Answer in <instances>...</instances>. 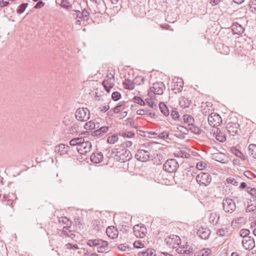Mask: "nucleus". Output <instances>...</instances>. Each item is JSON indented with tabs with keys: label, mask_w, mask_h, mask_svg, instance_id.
I'll return each mask as SVG.
<instances>
[{
	"label": "nucleus",
	"mask_w": 256,
	"mask_h": 256,
	"mask_svg": "<svg viewBox=\"0 0 256 256\" xmlns=\"http://www.w3.org/2000/svg\"><path fill=\"white\" fill-rule=\"evenodd\" d=\"M58 222L60 224H62L64 225V228L62 230V233L64 234L66 236L71 237L74 234L70 230L68 232L67 230H68L72 226V222L66 216H62L59 218Z\"/></svg>",
	"instance_id": "nucleus-1"
},
{
	"label": "nucleus",
	"mask_w": 256,
	"mask_h": 256,
	"mask_svg": "<svg viewBox=\"0 0 256 256\" xmlns=\"http://www.w3.org/2000/svg\"><path fill=\"white\" fill-rule=\"evenodd\" d=\"M196 180L200 186H206L210 184L212 176L208 173L201 172L196 176Z\"/></svg>",
	"instance_id": "nucleus-2"
},
{
	"label": "nucleus",
	"mask_w": 256,
	"mask_h": 256,
	"mask_svg": "<svg viewBox=\"0 0 256 256\" xmlns=\"http://www.w3.org/2000/svg\"><path fill=\"white\" fill-rule=\"evenodd\" d=\"M90 112L87 108H79L76 112V118L79 121H87L90 118Z\"/></svg>",
	"instance_id": "nucleus-3"
},
{
	"label": "nucleus",
	"mask_w": 256,
	"mask_h": 256,
	"mask_svg": "<svg viewBox=\"0 0 256 256\" xmlns=\"http://www.w3.org/2000/svg\"><path fill=\"white\" fill-rule=\"evenodd\" d=\"M178 168V162L175 159L168 160L164 164V169L170 173L175 172Z\"/></svg>",
	"instance_id": "nucleus-4"
},
{
	"label": "nucleus",
	"mask_w": 256,
	"mask_h": 256,
	"mask_svg": "<svg viewBox=\"0 0 256 256\" xmlns=\"http://www.w3.org/2000/svg\"><path fill=\"white\" fill-rule=\"evenodd\" d=\"M223 209L227 213H232L236 208L235 202L231 198L224 199L222 202Z\"/></svg>",
	"instance_id": "nucleus-5"
},
{
	"label": "nucleus",
	"mask_w": 256,
	"mask_h": 256,
	"mask_svg": "<svg viewBox=\"0 0 256 256\" xmlns=\"http://www.w3.org/2000/svg\"><path fill=\"white\" fill-rule=\"evenodd\" d=\"M92 146L91 143L88 141L85 142L82 138L80 145L76 147V150L80 154H84L90 151Z\"/></svg>",
	"instance_id": "nucleus-6"
},
{
	"label": "nucleus",
	"mask_w": 256,
	"mask_h": 256,
	"mask_svg": "<svg viewBox=\"0 0 256 256\" xmlns=\"http://www.w3.org/2000/svg\"><path fill=\"white\" fill-rule=\"evenodd\" d=\"M208 122L210 126L216 127L222 124V119L218 114L212 112L208 117Z\"/></svg>",
	"instance_id": "nucleus-7"
},
{
	"label": "nucleus",
	"mask_w": 256,
	"mask_h": 256,
	"mask_svg": "<svg viewBox=\"0 0 256 256\" xmlns=\"http://www.w3.org/2000/svg\"><path fill=\"white\" fill-rule=\"evenodd\" d=\"M166 86L162 82L154 83L150 88V92H153L154 94H162Z\"/></svg>",
	"instance_id": "nucleus-8"
},
{
	"label": "nucleus",
	"mask_w": 256,
	"mask_h": 256,
	"mask_svg": "<svg viewBox=\"0 0 256 256\" xmlns=\"http://www.w3.org/2000/svg\"><path fill=\"white\" fill-rule=\"evenodd\" d=\"M240 126V125L238 123H229L226 126L228 132L230 134V135L232 136L239 135L241 132Z\"/></svg>",
	"instance_id": "nucleus-9"
},
{
	"label": "nucleus",
	"mask_w": 256,
	"mask_h": 256,
	"mask_svg": "<svg viewBox=\"0 0 256 256\" xmlns=\"http://www.w3.org/2000/svg\"><path fill=\"white\" fill-rule=\"evenodd\" d=\"M167 244L170 246L174 248L181 244V240L179 236L176 235H170L165 239Z\"/></svg>",
	"instance_id": "nucleus-10"
},
{
	"label": "nucleus",
	"mask_w": 256,
	"mask_h": 256,
	"mask_svg": "<svg viewBox=\"0 0 256 256\" xmlns=\"http://www.w3.org/2000/svg\"><path fill=\"white\" fill-rule=\"evenodd\" d=\"M184 82L182 79L178 78H175L173 80L171 88L173 91L175 90V94L180 92L182 90Z\"/></svg>",
	"instance_id": "nucleus-11"
},
{
	"label": "nucleus",
	"mask_w": 256,
	"mask_h": 256,
	"mask_svg": "<svg viewBox=\"0 0 256 256\" xmlns=\"http://www.w3.org/2000/svg\"><path fill=\"white\" fill-rule=\"evenodd\" d=\"M135 158L139 161L144 162H146L150 159V154L148 151L144 150H138L136 155Z\"/></svg>",
	"instance_id": "nucleus-12"
},
{
	"label": "nucleus",
	"mask_w": 256,
	"mask_h": 256,
	"mask_svg": "<svg viewBox=\"0 0 256 256\" xmlns=\"http://www.w3.org/2000/svg\"><path fill=\"white\" fill-rule=\"evenodd\" d=\"M212 158L216 161L226 164L229 162L228 158L224 153L217 152L212 154Z\"/></svg>",
	"instance_id": "nucleus-13"
},
{
	"label": "nucleus",
	"mask_w": 256,
	"mask_h": 256,
	"mask_svg": "<svg viewBox=\"0 0 256 256\" xmlns=\"http://www.w3.org/2000/svg\"><path fill=\"white\" fill-rule=\"evenodd\" d=\"M242 244L244 249L246 250H252L255 246L254 239L252 237H246L243 239Z\"/></svg>",
	"instance_id": "nucleus-14"
},
{
	"label": "nucleus",
	"mask_w": 256,
	"mask_h": 256,
	"mask_svg": "<svg viewBox=\"0 0 256 256\" xmlns=\"http://www.w3.org/2000/svg\"><path fill=\"white\" fill-rule=\"evenodd\" d=\"M198 236L202 240H208L211 234V231L207 228L201 227L197 231Z\"/></svg>",
	"instance_id": "nucleus-15"
},
{
	"label": "nucleus",
	"mask_w": 256,
	"mask_h": 256,
	"mask_svg": "<svg viewBox=\"0 0 256 256\" xmlns=\"http://www.w3.org/2000/svg\"><path fill=\"white\" fill-rule=\"evenodd\" d=\"M69 149L70 147L68 146L62 144L56 146L54 151L58 154H60V156H64L67 154Z\"/></svg>",
	"instance_id": "nucleus-16"
},
{
	"label": "nucleus",
	"mask_w": 256,
	"mask_h": 256,
	"mask_svg": "<svg viewBox=\"0 0 256 256\" xmlns=\"http://www.w3.org/2000/svg\"><path fill=\"white\" fill-rule=\"evenodd\" d=\"M106 232L108 236L112 239L117 238L118 235V232L117 228L112 226H110L106 228Z\"/></svg>",
	"instance_id": "nucleus-17"
},
{
	"label": "nucleus",
	"mask_w": 256,
	"mask_h": 256,
	"mask_svg": "<svg viewBox=\"0 0 256 256\" xmlns=\"http://www.w3.org/2000/svg\"><path fill=\"white\" fill-rule=\"evenodd\" d=\"M109 248L108 242L100 239V242L97 245L96 250L98 252H104Z\"/></svg>",
	"instance_id": "nucleus-18"
},
{
	"label": "nucleus",
	"mask_w": 256,
	"mask_h": 256,
	"mask_svg": "<svg viewBox=\"0 0 256 256\" xmlns=\"http://www.w3.org/2000/svg\"><path fill=\"white\" fill-rule=\"evenodd\" d=\"M213 133L214 135H216V138L218 142H224L226 140L225 134L222 132L219 128H217L214 131Z\"/></svg>",
	"instance_id": "nucleus-19"
},
{
	"label": "nucleus",
	"mask_w": 256,
	"mask_h": 256,
	"mask_svg": "<svg viewBox=\"0 0 256 256\" xmlns=\"http://www.w3.org/2000/svg\"><path fill=\"white\" fill-rule=\"evenodd\" d=\"M104 156L101 152H94L90 156V160L93 163L98 164L102 162Z\"/></svg>",
	"instance_id": "nucleus-20"
},
{
	"label": "nucleus",
	"mask_w": 256,
	"mask_h": 256,
	"mask_svg": "<svg viewBox=\"0 0 256 256\" xmlns=\"http://www.w3.org/2000/svg\"><path fill=\"white\" fill-rule=\"evenodd\" d=\"M128 107V102H120L119 104L115 106L113 111L115 114H118L120 112H122Z\"/></svg>",
	"instance_id": "nucleus-21"
},
{
	"label": "nucleus",
	"mask_w": 256,
	"mask_h": 256,
	"mask_svg": "<svg viewBox=\"0 0 256 256\" xmlns=\"http://www.w3.org/2000/svg\"><path fill=\"white\" fill-rule=\"evenodd\" d=\"M59 2L61 7L66 10L72 8V3L74 2L72 0H56V4H59Z\"/></svg>",
	"instance_id": "nucleus-22"
},
{
	"label": "nucleus",
	"mask_w": 256,
	"mask_h": 256,
	"mask_svg": "<svg viewBox=\"0 0 256 256\" xmlns=\"http://www.w3.org/2000/svg\"><path fill=\"white\" fill-rule=\"evenodd\" d=\"M119 158L121 162H124L130 160L132 156L129 150H125L122 153L120 154Z\"/></svg>",
	"instance_id": "nucleus-23"
},
{
	"label": "nucleus",
	"mask_w": 256,
	"mask_h": 256,
	"mask_svg": "<svg viewBox=\"0 0 256 256\" xmlns=\"http://www.w3.org/2000/svg\"><path fill=\"white\" fill-rule=\"evenodd\" d=\"M232 30L237 34H241L244 32V28L237 22L234 23L232 26Z\"/></svg>",
	"instance_id": "nucleus-24"
},
{
	"label": "nucleus",
	"mask_w": 256,
	"mask_h": 256,
	"mask_svg": "<svg viewBox=\"0 0 256 256\" xmlns=\"http://www.w3.org/2000/svg\"><path fill=\"white\" fill-rule=\"evenodd\" d=\"M114 82H115L111 81L108 80H106L105 78L103 80L102 84L104 87L105 90L106 92H109L110 91L111 88H112L114 87Z\"/></svg>",
	"instance_id": "nucleus-25"
},
{
	"label": "nucleus",
	"mask_w": 256,
	"mask_h": 256,
	"mask_svg": "<svg viewBox=\"0 0 256 256\" xmlns=\"http://www.w3.org/2000/svg\"><path fill=\"white\" fill-rule=\"evenodd\" d=\"M136 114L138 115H144L147 114L152 118H156V114L155 112H152L150 110L146 108L138 110L136 111Z\"/></svg>",
	"instance_id": "nucleus-26"
},
{
	"label": "nucleus",
	"mask_w": 256,
	"mask_h": 256,
	"mask_svg": "<svg viewBox=\"0 0 256 256\" xmlns=\"http://www.w3.org/2000/svg\"><path fill=\"white\" fill-rule=\"evenodd\" d=\"M109 128L106 126H102L100 128L94 130L93 132L94 136H102L108 130Z\"/></svg>",
	"instance_id": "nucleus-27"
},
{
	"label": "nucleus",
	"mask_w": 256,
	"mask_h": 256,
	"mask_svg": "<svg viewBox=\"0 0 256 256\" xmlns=\"http://www.w3.org/2000/svg\"><path fill=\"white\" fill-rule=\"evenodd\" d=\"M159 108L161 112L166 116H168L170 112L166 105L162 102L159 104Z\"/></svg>",
	"instance_id": "nucleus-28"
},
{
	"label": "nucleus",
	"mask_w": 256,
	"mask_h": 256,
	"mask_svg": "<svg viewBox=\"0 0 256 256\" xmlns=\"http://www.w3.org/2000/svg\"><path fill=\"white\" fill-rule=\"evenodd\" d=\"M220 216L216 212L210 214L209 218V222L210 224L216 225L218 223Z\"/></svg>",
	"instance_id": "nucleus-29"
},
{
	"label": "nucleus",
	"mask_w": 256,
	"mask_h": 256,
	"mask_svg": "<svg viewBox=\"0 0 256 256\" xmlns=\"http://www.w3.org/2000/svg\"><path fill=\"white\" fill-rule=\"evenodd\" d=\"M231 152L234 154L236 156L240 158L242 160H246V157L244 154L235 146L232 147L230 148Z\"/></svg>",
	"instance_id": "nucleus-30"
},
{
	"label": "nucleus",
	"mask_w": 256,
	"mask_h": 256,
	"mask_svg": "<svg viewBox=\"0 0 256 256\" xmlns=\"http://www.w3.org/2000/svg\"><path fill=\"white\" fill-rule=\"evenodd\" d=\"M155 250L152 248H148L146 251L140 252L138 254V256H156L154 254Z\"/></svg>",
	"instance_id": "nucleus-31"
},
{
	"label": "nucleus",
	"mask_w": 256,
	"mask_h": 256,
	"mask_svg": "<svg viewBox=\"0 0 256 256\" xmlns=\"http://www.w3.org/2000/svg\"><path fill=\"white\" fill-rule=\"evenodd\" d=\"M210 252V248H204L199 252H194V256H208Z\"/></svg>",
	"instance_id": "nucleus-32"
},
{
	"label": "nucleus",
	"mask_w": 256,
	"mask_h": 256,
	"mask_svg": "<svg viewBox=\"0 0 256 256\" xmlns=\"http://www.w3.org/2000/svg\"><path fill=\"white\" fill-rule=\"evenodd\" d=\"M188 129L189 130H190L196 134H200L202 132V130L198 126H195L194 124H190V126L188 127Z\"/></svg>",
	"instance_id": "nucleus-33"
},
{
	"label": "nucleus",
	"mask_w": 256,
	"mask_h": 256,
	"mask_svg": "<svg viewBox=\"0 0 256 256\" xmlns=\"http://www.w3.org/2000/svg\"><path fill=\"white\" fill-rule=\"evenodd\" d=\"M124 84L125 86L124 88L128 90H134V81H132L130 80L126 79L125 80Z\"/></svg>",
	"instance_id": "nucleus-34"
},
{
	"label": "nucleus",
	"mask_w": 256,
	"mask_h": 256,
	"mask_svg": "<svg viewBox=\"0 0 256 256\" xmlns=\"http://www.w3.org/2000/svg\"><path fill=\"white\" fill-rule=\"evenodd\" d=\"M184 120L185 123L188 124V127L190 126V124H192L194 122V118L190 114H184Z\"/></svg>",
	"instance_id": "nucleus-35"
},
{
	"label": "nucleus",
	"mask_w": 256,
	"mask_h": 256,
	"mask_svg": "<svg viewBox=\"0 0 256 256\" xmlns=\"http://www.w3.org/2000/svg\"><path fill=\"white\" fill-rule=\"evenodd\" d=\"M101 222L100 220H95L92 222L93 228L94 230L96 231H100L102 230V226L100 224Z\"/></svg>",
	"instance_id": "nucleus-36"
},
{
	"label": "nucleus",
	"mask_w": 256,
	"mask_h": 256,
	"mask_svg": "<svg viewBox=\"0 0 256 256\" xmlns=\"http://www.w3.org/2000/svg\"><path fill=\"white\" fill-rule=\"evenodd\" d=\"M248 150L254 158H256V144H250L248 146Z\"/></svg>",
	"instance_id": "nucleus-37"
},
{
	"label": "nucleus",
	"mask_w": 256,
	"mask_h": 256,
	"mask_svg": "<svg viewBox=\"0 0 256 256\" xmlns=\"http://www.w3.org/2000/svg\"><path fill=\"white\" fill-rule=\"evenodd\" d=\"M144 78L142 76H136L134 80V85H140L144 83Z\"/></svg>",
	"instance_id": "nucleus-38"
},
{
	"label": "nucleus",
	"mask_w": 256,
	"mask_h": 256,
	"mask_svg": "<svg viewBox=\"0 0 256 256\" xmlns=\"http://www.w3.org/2000/svg\"><path fill=\"white\" fill-rule=\"evenodd\" d=\"M100 242V238L89 240L87 242V244L90 247L95 246L96 248L97 245H98Z\"/></svg>",
	"instance_id": "nucleus-39"
},
{
	"label": "nucleus",
	"mask_w": 256,
	"mask_h": 256,
	"mask_svg": "<svg viewBox=\"0 0 256 256\" xmlns=\"http://www.w3.org/2000/svg\"><path fill=\"white\" fill-rule=\"evenodd\" d=\"M70 133L71 134H77L80 132L79 126L78 124H74L72 125L70 130Z\"/></svg>",
	"instance_id": "nucleus-40"
},
{
	"label": "nucleus",
	"mask_w": 256,
	"mask_h": 256,
	"mask_svg": "<svg viewBox=\"0 0 256 256\" xmlns=\"http://www.w3.org/2000/svg\"><path fill=\"white\" fill-rule=\"evenodd\" d=\"M82 137H80V138H76L72 139L70 142V144L72 146H78L80 142L82 140Z\"/></svg>",
	"instance_id": "nucleus-41"
},
{
	"label": "nucleus",
	"mask_w": 256,
	"mask_h": 256,
	"mask_svg": "<svg viewBox=\"0 0 256 256\" xmlns=\"http://www.w3.org/2000/svg\"><path fill=\"white\" fill-rule=\"evenodd\" d=\"M114 70H108V73L106 74V80H108L111 81L115 82L114 78Z\"/></svg>",
	"instance_id": "nucleus-42"
},
{
	"label": "nucleus",
	"mask_w": 256,
	"mask_h": 256,
	"mask_svg": "<svg viewBox=\"0 0 256 256\" xmlns=\"http://www.w3.org/2000/svg\"><path fill=\"white\" fill-rule=\"evenodd\" d=\"M28 3H22L20 4L16 10L17 13L18 14H22L23 13L28 6Z\"/></svg>",
	"instance_id": "nucleus-43"
},
{
	"label": "nucleus",
	"mask_w": 256,
	"mask_h": 256,
	"mask_svg": "<svg viewBox=\"0 0 256 256\" xmlns=\"http://www.w3.org/2000/svg\"><path fill=\"white\" fill-rule=\"evenodd\" d=\"M118 135L114 134L112 136H108L107 138V142L109 144H114L116 142H118Z\"/></svg>",
	"instance_id": "nucleus-44"
},
{
	"label": "nucleus",
	"mask_w": 256,
	"mask_h": 256,
	"mask_svg": "<svg viewBox=\"0 0 256 256\" xmlns=\"http://www.w3.org/2000/svg\"><path fill=\"white\" fill-rule=\"evenodd\" d=\"M170 116L172 117V118L175 120H178L180 118V114H178V112L176 110V108H172L170 112Z\"/></svg>",
	"instance_id": "nucleus-45"
},
{
	"label": "nucleus",
	"mask_w": 256,
	"mask_h": 256,
	"mask_svg": "<svg viewBox=\"0 0 256 256\" xmlns=\"http://www.w3.org/2000/svg\"><path fill=\"white\" fill-rule=\"evenodd\" d=\"M250 234V231L248 229H242L240 232V234L242 237H243V239H244L246 237H250L248 236Z\"/></svg>",
	"instance_id": "nucleus-46"
},
{
	"label": "nucleus",
	"mask_w": 256,
	"mask_h": 256,
	"mask_svg": "<svg viewBox=\"0 0 256 256\" xmlns=\"http://www.w3.org/2000/svg\"><path fill=\"white\" fill-rule=\"evenodd\" d=\"M80 16L82 14V18H83V20H88V16L90 15V12L86 8H84L82 12H81Z\"/></svg>",
	"instance_id": "nucleus-47"
},
{
	"label": "nucleus",
	"mask_w": 256,
	"mask_h": 256,
	"mask_svg": "<svg viewBox=\"0 0 256 256\" xmlns=\"http://www.w3.org/2000/svg\"><path fill=\"white\" fill-rule=\"evenodd\" d=\"M183 254L184 256H194V252L192 248H189L188 250H184Z\"/></svg>",
	"instance_id": "nucleus-48"
},
{
	"label": "nucleus",
	"mask_w": 256,
	"mask_h": 256,
	"mask_svg": "<svg viewBox=\"0 0 256 256\" xmlns=\"http://www.w3.org/2000/svg\"><path fill=\"white\" fill-rule=\"evenodd\" d=\"M133 100L134 102L138 104L140 106H145L146 104V102L144 101V100L140 97L135 96L133 98Z\"/></svg>",
	"instance_id": "nucleus-49"
},
{
	"label": "nucleus",
	"mask_w": 256,
	"mask_h": 256,
	"mask_svg": "<svg viewBox=\"0 0 256 256\" xmlns=\"http://www.w3.org/2000/svg\"><path fill=\"white\" fill-rule=\"evenodd\" d=\"M121 94L118 92H113L112 94V98L114 101H118L120 99Z\"/></svg>",
	"instance_id": "nucleus-50"
},
{
	"label": "nucleus",
	"mask_w": 256,
	"mask_h": 256,
	"mask_svg": "<svg viewBox=\"0 0 256 256\" xmlns=\"http://www.w3.org/2000/svg\"><path fill=\"white\" fill-rule=\"evenodd\" d=\"M121 135L123 137H126V138H132L134 136V133L132 131H129V132H122L121 133Z\"/></svg>",
	"instance_id": "nucleus-51"
},
{
	"label": "nucleus",
	"mask_w": 256,
	"mask_h": 256,
	"mask_svg": "<svg viewBox=\"0 0 256 256\" xmlns=\"http://www.w3.org/2000/svg\"><path fill=\"white\" fill-rule=\"evenodd\" d=\"M256 208V206H255L254 204H251L250 205H248L246 207V212H250L254 211V214L256 216V211H254Z\"/></svg>",
	"instance_id": "nucleus-52"
},
{
	"label": "nucleus",
	"mask_w": 256,
	"mask_h": 256,
	"mask_svg": "<svg viewBox=\"0 0 256 256\" xmlns=\"http://www.w3.org/2000/svg\"><path fill=\"white\" fill-rule=\"evenodd\" d=\"M95 128V124L92 121L86 122L85 124V128L92 130Z\"/></svg>",
	"instance_id": "nucleus-53"
},
{
	"label": "nucleus",
	"mask_w": 256,
	"mask_h": 256,
	"mask_svg": "<svg viewBox=\"0 0 256 256\" xmlns=\"http://www.w3.org/2000/svg\"><path fill=\"white\" fill-rule=\"evenodd\" d=\"M2 198L3 201H6L7 202L6 205L10 206L11 204H12L13 202V200L10 199L8 196H6L5 194H4Z\"/></svg>",
	"instance_id": "nucleus-54"
},
{
	"label": "nucleus",
	"mask_w": 256,
	"mask_h": 256,
	"mask_svg": "<svg viewBox=\"0 0 256 256\" xmlns=\"http://www.w3.org/2000/svg\"><path fill=\"white\" fill-rule=\"evenodd\" d=\"M134 246L136 248H144V244L140 240H136L134 243Z\"/></svg>",
	"instance_id": "nucleus-55"
},
{
	"label": "nucleus",
	"mask_w": 256,
	"mask_h": 256,
	"mask_svg": "<svg viewBox=\"0 0 256 256\" xmlns=\"http://www.w3.org/2000/svg\"><path fill=\"white\" fill-rule=\"evenodd\" d=\"M145 102L150 108H156V102L152 100L146 99Z\"/></svg>",
	"instance_id": "nucleus-56"
},
{
	"label": "nucleus",
	"mask_w": 256,
	"mask_h": 256,
	"mask_svg": "<svg viewBox=\"0 0 256 256\" xmlns=\"http://www.w3.org/2000/svg\"><path fill=\"white\" fill-rule=\"evenodd\" d=\"M206 167V164L204 162H198L196 164V168L198 170H202Z\"/></svg>",
	"instance_id": "nucleus-57"
},
{
	"label": "nucleus",
	"mask_w": 256,
	"mask_h": 256,
	"mask_svg": "<svg viewBox=\"0 0 256 256\" xmlns=\"http://www.w3.org/2000/svg\"><path fill=\"white\" fill-rule=\"evenodd\" d=\"M228 184H230L234 186H237L238 185V182L234 178H228L226 180Z\"/></svg>",
	"instance_id": "nucleus-58"
},
{
	"label": "nucleus",
	"mask_w": 256,
	"mask_h": 256,
	"mask_svg": "<svg viewBox=\"0 0 256 256\" xmlns=\"http://www.w3.org/2000/svg\"><path fill=\"white\" fill-rule=\"evenodd\" d=\"M178 129L182 132L184 134H187L189 131L188 128H186L182 126H179L178 127Z\"/></svg>",
	"instance_id": "nucleus-59"
},
{
	"label": "nucleus",
	"mask_w": 256,
	"mask_h": 256,
	"mask_svg": "<svg viewBox=\"0 0 256 256\" xmlns=\"http://www.w3.org/2000/svg\"><path fill=\"white\" fill-rule=\"evenodd\" d=\"M158 137L162 139H171L169 138V134L166 132H163L159 134Z\"/></svg>",
	"instance_id": "nucleus-60"
},
{
	"label": "nucleus",
	"mask_w": 256,
	"mask_h": 256,
	"mask_svg": "<svg viewBox=\"0 0 256 256\" xmlns=\"http://www.w3.org/2000/svg\"><path fill=\"white\" fill-rule=\"evenodd\" d=\"M177 155L180 157L186 158L189 156L190 154L180 150V151L178 152Z\"/></svg>",
	"instance_id": "nucleus-61"
},
{
	"label": "nucleus",
	"mask_w": 256,
	"mask_h": 256,
	"mask_svg": "<svg viewBox=\"0 0 256 256\" xmlns=\"http://www.w3.org/2000/svg\"><path fill=\"white\" fill-rule=\"evenodd\" d=\"M126 123L130 124L131 127L132 128H136V126L135 124L134 121V119L132 118H128L126 120Z\"/></svg>",
	"instance_id": "nucleus-62"
},
{
	"label": "nucleus",
	"mask_w": 256,
	"mask_h": 256,
	"mask_svg": "<svg viewBox=\"0 0 256 256\" xmlns=\"http://www.w3.org/2000/svg\"><path fill=\"white\" fill-rule=\"evenodd\" d=\"M44 5V3L42 1L40 0L36 4L34 8L36 9L40 8L43 7Z\"/></svg>",
	"instance_id": "nucleus-63"
},
{
	"label": "nucleus",
	"mask_w": 256,
	"mask_h": 256,
	"mask_svg": "<svg viewBox=\"0 0 256 256\" xmlns=\"http://www.w3.org/2000/svg\"><path fill=\"white\" fill-rule=\"evenodd\" d=\"M132 142L131 141H126L124 142H123L121 144V145L123 148H128V147L132 146Z\"/></svg>",
	"instance_id": "nucleus-64"
}]
</instances>
